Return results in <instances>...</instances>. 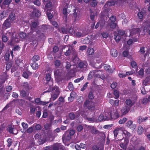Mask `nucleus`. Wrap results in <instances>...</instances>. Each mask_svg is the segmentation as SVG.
Wrapping results in <instances>:
<instances>
[{
  "label": "nucleus",
  "instance_id": "f3484780",
  "mask_svg": "<svg viewBox=\"0 0 150 150\" xmlns=\"http://www.w3.org/2000/svg\"><path fill=\"white\" fill-rule=\"evenodd\" d=\"M123 127H120L118 128H117L115 129L113 131V133L114 134V136L115 138H116L117 136L118 133L120 130H121L122 131L123 130Z\"/></svg>",
  "mask_w": 150,
  "mask_h": 150
},
{
  "label": "nucleus",
  "instance_id": "bb28decb",
  "mask_svg": "<svg viewBox=\"0 0 150 150\" xmlns=\"http://www.w3.org/2000/svg\"><path fill=\"white\" fill-rule=\"evenodd\" d=\"M147 119V118L146 117H143L142 118L141 117H139L137 120V122L139 123L140 124L142 122H143L144 121H145V120Z\"/></svg>",
  "mask_w": 150,
  "mask_h": 150
},
{
  "label": "nucleus",
  "instance_id": "a211bd4d",
  "mask_svg": "<svg viewBox=\"0 0 150 150\" xmlns=\"http://www.w3.org/2000/svg\"><path fill=\"white\" fill-rule=\"evenodd\" d=\"M87 34L83 33L82 31H80L76 33L75 36L78 38L83 37L86 35Z\"/></svg>",
  "mask_w": 150,
  "mask_h": 150
},
{
  "label": "nucleus",
  "instance_id": "9d476101",
  "mask_svg": "<svg viewBox=\"0 0 150 150\" xmlns=\"http://www.w3.org/2000/svg\"><path fill=\"white\" fill-rule=\"evenodd\" d=\"M12 23V21H10L8 19L6 20L3 24V28L5 29L10 27L11 26V23Z\"/></svg>",
  "mask_w": 150,
  "mask_h": 150
},
{
  "label": "nucleus",
  "instance_id": "6ab92c4d",
  "mask_svg": "<svg viewBox=\"0 0 150 150\" xmlns=\"http://www.w3.org/2000/svg\"><path fill=\"white\" fill-rule=\"evenodd\" d=\"M129 110V108L126 106H125L122 109L121 111L123 114L125 115L127 113Z\"/></svg>",
  "mask_w": 150,
  "mask_h": 150
},
{
  "label": "nucleus",
  "instance_id": "7c9ffc66",
  "mask_svg": "<svg viewBox=\"0 0 150 150\" xmlns=\"http://www.w3.org/2000/svg\"><path fill=\"white\" fill-rule=\"evenodd\" d=\"M31 67L33 69L36 70L38 67V65L36 63L33 62L31 64Z\"/></svg>",
  "mask_w": 150,
  "mask_h": 150
},
{
  "label": "nucleus",
  "instance_id": "6e6552de",
  "mask_svg": "<svg viewBox=\"0 0 150 150\" xmlns=\"http://www.w3.org/2000/svg\"><path fill=\"white\" fill-rule=\"evenodd\" d=\"M7 34L8 35H10L12 38L11 40V44L15 43V42H17L18 41L17 37H14V34L11 32V31H8L7 33Z\"/></svg>",
  "mask_w": 150,
  "mask_h": 150
},
{
  "label": "nucleus",
  "instance_id": "69168bd1",
  "mask_svg": "<svg viewBox=\"0 0 150 150\" xmlns=\"http://www.w3.org/2000/svg\"><path fill=\"white\" fill-rule=\"evenodd\" d=\"M144 49L145 48L144 47H141L139 51V52L142 54H144L145 52Z\"/></svg>",
  "mask_w": 150,
  "mask_h": 150
},
{
  "label": "nucleus",
  "instance_id": "3c124183",
  "mask_svg": "<svg viewBox=\"0 0 150 150\" xmlns=\"http://www.w3.org/2000/svg\"><path fill=\"white\" fill-rule=\"evenodd\" d=\"M45 8L46 9L50 8L52 6V3L50 1L48 2L45 5Z\"/></svg>",
  "mask_w": 150,
  "mask_h": 150
},
{
  "label": "nucleus",
  "instance_id": "79ce46f5",
  "mask_svg": "<svg viewBox=\"0 0 150 150\" xmlns=\"http://www.w3.org/2000/svg\"><path fill=\"white\" fill-rule=\"evenodd\" d=\"M62 13L64 16L66 17H67V16L68 12L67 8L66 7L64 8L63 9Z\"/></svg>",
  "mask_w": 150,
  "mask_h": 150
},
{
  "label": "nucleus",
  "instance_id": "0e129e2a",
  "mask_svg": "<svg viewBox=\"0 0 150 150\" xmlns=\"http://www.w3.org/2000/svg\"><path fill=\"white\" fill-rule=\"evenodd\" d=\"M87 48V46L86 45L81 46L79 47V50H80L83 51L85 50Z\"/></svg>",
  "mask_w": 150,
  "mask_h": 150
},
{
  "label": "nucleus",
  "instance_id": "f8f14e48",
  "mask_svg": "<svg viewBox=\"0 0 150 150\" xmlns=\"http://www.w3.org/2000/svg\"><path fill=\"white\" fill-rule=\"evenodd\" d=\"M98 72V71L97 70L91 71L88 76V80H90L91 79L93 76H98V74L96 73Z\"/></svg>",
  "mask_w": 150,
  "mask_h": 150
},
{
  "label": "nucleus",
  "instance_id": "b1692460",
  "mask_svg": "<svg viewBox=\"0 0 150 150\" xmlns=\"http://www.w3.org/2000/svg\"><path fill=\"white\" fill-rule=\"evenodd\" d=\"M51 71H47V74L46 76V80L47 81H50L51 79Z\"/></svg>",
  "mask_w": 150,
  "mask_h": 150
},
{
  "label": "nucleus",
  "instance_id": "ea45409f",
  "mask_svg": "<svg viewBox=\"0 0 150 150\" xmlns=\"http://www.w3.org/2000/svg\"><path fill=\"white\" fill-rule=\"evenodd\" d=\"M87 52L89 54L92 55L94 53V50L93 48H88Z\"/></svg>",
  "mask_w": 150,
  "mask_h": 150
},
{
  "label": "nucleus",
  "instance_id": "864d4df0",
  "mask_svg": "<svg viewBox=\"0 0 150 150\" xmlns=\"http://www.w3.org/2000/svg\"><path fill=\"white\" fill-rule=\"evenodd\" d=\"M99 23H100V28H102L105 25V22L104 21H100L98 22Z\"/></svg>",
  "mask_w": 150,
  "mask_h": 150
},
{
  "label": "nucleus",
  "instance_id": "5fc2aeb1",
  "mask_svg": "<svg viewBox=\"0 0 150 150\" xmlns=\"http://www.w3.org/2000/svg\"><path fill=\"white\" fill-rule=\"evenodd\" d=\"M117 26V24L115 23H111L110 25V27L111 28H115Z\"/></svg>",
  "mask_w": 150,
  "mask_h": 150
},
{
  "label": "nucleus",
  "instance_id": "603ef678",
  "mask_svg": "<svg viewBox=\"0 0 150 150\" xmlns=\"http://www.w3.org/2000/svg\"><path fill=\"white\" fill-rule=\"evenodd\" d=\"M37 23L35 22H33L31 24V29L33 28H37L38 26Z\"/></svg>",
  "mask_w": 150,
  "mask_h": 150
},
{
  "label": "nucleus",
  "instance_id": "8fccbe9b",
  "mask_svg": "<svg viewBox=\"0 0 150 150\" xmlns=\"http://www.w3.org/2000/svg\"><path fill=\"white\" fill-rule=\"evenodd\" d=\"M22 85L25 89H28L29 88L28 84L27 82H25L23 83L22 84Z\"/></svg>",
  "mask_w": 150,
  "mask_h": 150
},
{
  "label": "nucleus",
  "instance_id": "412c9836",
  "mask_svg": "<svg viewBox=\"0 0 150 150\" xmlns=\"http://www.w3.org/2000/svg\"><path fill=\"white\" fill-rule=\"evenodd\" d=\"M78 65L80 68L85 69L87 67V64L86 62H81L79 63Z\"/></svg>",
  "mask_w": 150,
  "mask_h": 150
},
{
  "label": "nucleus",
  "instance_id": "a18cd8bd",
  "mask_svg": "<svg viewBox=\"0 0 150 150\" xmlns=\"http://www.w3.org/2000/svg\"><path fill=\"white\" fill-rule=\"evenodd\" d=\"M20 95L21 96L23 97L26 96V93L25 91L24 90H22L20 91Z\"/></svg>",
  "mask_w": 150,
  "mask_h": 150
},
{
  "label": "nucleus",
  "instance_id": "1a4fd4ad",
  "mask_svg": "<svg viewBox=\"0 0 150 150\" xmlns=\"http://www.w3.org/2000/svg\"><path fill=\"white\" fill-rule=\"evenodd\" d=\"M143 26L144 27L143 31L144 32H146L150 28V21L147 20L144 23H143Z\"/></svg>",
  "mask_w": 150,
  "mask_h": 150
},
{
  "label": "nucleus",
  "instance_id": "774afa93",
  "mask_svg": "<svg viewBox=\"0 0 150 150\" xmlns=\"http://www.w3.org/2000/svg\"><path fill=\"white\" fill-rule=\"evenodd\" d=\"M83 129V127L81 125H79L77 127V129L79 132H81Z\"/></svg>",
  "mask_w": 150,
  "mask_h": 150
},
{
  "label": "nucleus",
  "instance_id": "338daca9",
  "mask_svg": "<svg viewBox=\"0 0 150 150\" xmlns=\"http://www.w3.org/2000/svg\"><path fill=\"white\" fill-rule=\"evenodd\" d=\"M12 0H5L3 4L5 5H8L11 2Z\"/></svg>",
  "mask_w": 150,
  "mask_h": 150
},
{
  "label": "nucleus",
  "instance_id": "6e6d98bb",
  "mask_svg": "<svg viewBox=\"0 0 150 150\" xmlns=\"http://www.w3.org/2000/svg\"><path fill=\"white\" fill-rule=\"evenodd\" d=\"M88 97L89 99L91 100L93 99L94 98V96L93 94V93L91 92H90L89 93L88 95Z\"/></svg>",
  "mask_w": 150,
  "mask_h": 150
},
{
  "label": "nucleus",
  "instance_id": "37998d69",
  "mask_svg": "<svg viewBox=\"0 0 150 150\" xmlns=\"http://www.w3.org/2000/svg\"><path fill=\"white\" fill-rule=\"evenodd\" d=\"M98 62L97 63H95V64H93L92 63V62H90V64L93 67H96V68H100L101 67L99 66H98Z\"/></svg>",
  "mask_w": 150,
  "mask_h": 150
},
{
  "label": "nucleus",
  "instance_id": "4468645a",
  "mask_svg": "<svg viewBox=\"0 0 150 150\" xmlns=\"http://www.w3.org/2000/svg\"><path fill=\"white\" fill-rule=\"evenodd\" d=\"M32 15L33 16L38 17L40 15L41 13L38 9L34 8L32 12Z\"/></svg>",
  "mask_w": 150,
  "mask_h": 150
},
{
  "label": "nucleus",
  "instance_id": "f257e3e1",
  "mask_svg": "<svg viewBox=\"0 0 150 150\" xmlns=\"http://www.w3.org/2000/svg\"><path fill=\"white\" fill-rule=\"evenodd\" d=\"M140 29L134 28L131 30L127 31L125 33V32L123 30H119L118 33L119 35L121 36L125 35L126 36H129L130 35L132 36L134 34H138L140 32Z\"/></svg>",
  "mask_w": 150,
  "mask_h": 150
},
{
  "label": "nucleus",
  "instance_id": "423d86ee",
  "mask_svg": "<svg viewBox=\"0 0 150 150\" xmlns=\"http://www.w3.org/2000/svg\"><path fill=\"white\" fill-rule=\"evenodd\" d=\"M71 137L67 132H65L62 137V141L65 145L68 146L71 143Z\"/></svg>",
  "mask_w": 150,
  "mask_h": 150
},
{
  "label": "nucleus",
  "instance_id": "dca6fc26",
  "mask_svg": "<svg viewBox=\"0 0 150 150\" xmlns=\"http://www.w3.org/2000/svg\"><path fill=\"white\" fill-rule=\"evenodd\" d=\"M122 132L123 134H124L125 136V138L129 139V138L131 136V134L129 132L125 130L123 127Z\"/></svg>",
  "mask_w": 150,
  "mask_h": 150
},
{
  "label": "nucleus",
  "instance_id": "13d9d810",
  "mask_svg": "<svg viewBox=\"0 0 150 150\" xmlns=\"http://www.w3.org/2000/svg\"><path fill=\"white\" fill-rule=\"evenodd\" d=\"M104 68L105 70H109V69H110V66L108 64H105L104 65Z\"/></svg>",
  "mask_w": 150,
  "mask_h": 150
},
{
  "label": "nucleus",
  "instance_id": "7ed1b4c3",
  "mask_svg": "<svg viewBox=\"0 0 150 150\" xmlns=\"http://www.w3.org/2000/svg\"><path fill=\"white\" fill-rule=\"evenodd\" d=\"M84 106L92 111H94L96 109L95 103L91 100L90 101L89 100H86L84 103Z\"/></svg>",
  "mask_w": 150,
  "mask_h": 150
},
{
  "label": "nucleus",
  "instance_id": "72a5a7b5",
  "mask_svg": "<svg viewBox=\"0 0 150 150\" xmlns=\"http://www.w3.org/2000/svg\"><path fill=\"white\" fill-rule=\"evenodd\" d=\"M126 104L129 106H132L133 105V103L132 102V100L130 99H128L126 101Z\"/></svg>",
  "mask_w": 150,
  "mask_h": 150
},
{
  "label": "nucleus",
  "instance_id": "de8ad7c7",
  "mask_svg": "<svg viewBox=\"0 0 150 150\" xmlns=\"http://www.w3.org/2000/svg\"><path fill=\"white\" fill-rule=\"evenodd\" d=\"M114 94L115 96L116 99L118 98L119 96L118 92L117 91L114 90Z\"/></svg>",
  "mask_w": 150,
  "mask_h": 150
},
{
  "label": "nucleus",
  "instance_id": "5701e85b",
  "mask_svg": "<svg viewBox=\"0 0 150 150\" xmlns=\"http://www.w3.org/2000/svg\"><path fill=\"white\" fill-rule=\"evenodd\" d=\"M111 54L112 56L114 57H116L117 55V52L116 50L112 49L111 50Z\"/></svg>",
  "mask_w": 150,
  "mask_h": 150
},
{
  "label": "nucleus",
  "instance_id": "c756f323",
  "mask_svg": "<svg viewBox=\"0 0 150 150\" xmlns=\"http://www.w3.org/2000/svg\"><path fill=\"white\" fill-rule=\"evenodd\" d=\"M144 131L143 128L141 126H139L138 127L137 132L139 135L142 134Z\"/></svg>",
  "mask_w": 150,
  "mask_h": 150
},
{
  "label": "nucleus",
  "instance_id": "09e8293b",
  "mask_svg": "<svg viewBox=\"0 0 150 150\" xmlns=\"http://www.w3.org/2000/svg\"><path fill=\"white\" fill-rule=\"evenodd\" d=\"M143 13L142 12H140L138 13L137 15L139 18L142 19L143 17Z\"/></svg>",
  "mask_w": 150,
  "mask_h": 150
},
{
  "label": "nucleus",
  "instance_id": "f03ea898",
  "mask_svg": "<svg viewBox=\"0 0 150 150\" xmlns=\"http://www.w3.org/2000/svg\"><path fill=\"white\" fill-rule=\"evenodd\" d=\"M105 120H108L112 119H115L119 117L118 113L115 111L114 108L111 109V111L108 113L106 112L105 114Z\"/></svg>",
  "mask_w": 150,
  "mask_h": 150
},
{
  "label": "nucleus",
  "instance_id": "4d7b16f0",
  "mask_svg": "<svg viewBox=\"0 0 150 150\" xmlns=\"http://www.w3.org/2000/svg\"><path fill=\"white\" fill-rule=\"evenodd\" d=\"M84 79V77L83 76H82L80 78H78L76 79H75L74 81V82L75 83H78L80 81L83 80Z\"/></svg>",
  "mask_w": 150,
  "mask_h": 150
},
{
  "label": "nucleus",
  "instance_id": "ddd939ff",
  "mask_svg": "<svg viewBox=\"0 0 150 150\" xmlns=\"http://www.w3.org/2000/svg\"><path fill=\"white\" fill-rule=\"evenodd\" d=\"M126 126L130 129H134L136 127L135 124H133V122L132 120H129L126 123Z\"/></svg>",
  "mask_w": 150,
  "mask_h": 150
},
{
  "label": "nucleus",
  "instance_id": "58836bf2",
  "mask_svg": "<svg viewBox=\"0 0 150 150\" xmlns=\"http://www.w3.org/2000/svg\"><path fill=\"white\" fill-rule=\"evenodd\" d=\"M12 63L11 62H9L6 65V71H9L12 67Z\"/></svg>",
  "mask_w": 150,
  "mask_h": 150
},
{
  "label": "nucleus",
  "instance_id": "4c0bfd02",
  "mask_svg": "<svg viewBox=\"0 0 150 150\" xmlns=\"http://www.w3.org/2000/svg\"><path fill=\"white\" fill-rule=\"evenodd\" d=\"M40 57L38 55H35L32 58L33 61L35 62H36L40 59Z\"/></svg>",
  "mask_w": 150,
  "mask_h": 150
},
{
  "label": "nucleus",
  "instance_id": "9b49d317",
  "mask_svg": "<svg viewBox=\"0 0 150 150\" xmlns=\"http://www.w3.org/2000/svg\"><path fill=\"white\" fill-rule=\"evenodd\" d=\"M98 72V71L97 70L91 71L88 76V80H90L91 79L93 76H98V74L96 73Z\"/></svg>",
  "mask_w": 150,
  "mask_h": 150
},
{
  "label": "nucleus",
  "instance_id": "e2e57ef3",
  "mask_svg": "<svg viewBox=\"0 0 150 150\" xmlns=\"http://www.w3.org/2000/svg\"><path fill=\"white\" fill-rule=\"evenodd\" d=\"M112 4L111 3L110 1H108L107 3H106L104 7L105 8H107L108 6H112Z\"/></svg>",
  "mask_w": 150,
  "mask_h": 150
},
{
  "label": "nucleus",
  "instance_id": "e433bc0d",
  "mask_svg": "<svg viewBox=\"0 0 150 150\" xmlns=\"http://www.w3.org/2000/svg\"><path fill=\"white\" fill-rule=\"evenodd\" d=\"M127 120V118L126 117H124L121 119H120L119 121V123L120 124H122L125 123Z\"/></svg>",
  "mask_w": 150,
  "mask_h": 150
},
{
  "label": "nucleus",
  "instance_id": "4be33fe9",
  "mask_svg": "<svg viewBox=\"0 0 150 150\" xmlns=\"http://www.w3.org/2000/svg\"><path fill=\"white\" fill-rule=\"evenodd\" d=\"M54 63L55 66L56 67H59L62 64L60 60L57 59H55Z\"/></svg>",
  "mask_w": 150,
  "mask_h": 150
},
{
  "label": "nucleus",
  "instance_id": "680f3d73",
  "mask_svg": "<svg viewBox=\"0 0 150 150\" xmlns=\"http://www.w3.org/2000/svg\"><path fill=\"white\" fill-rule=\"evenodd\" d=\"M35 128L36 130H40L41 129V126L39 124L36 125L35 126Z\"/></svg>",
  "mask_w": 150,
  "mask_h": 150
},
{
  "label": "nucleus",
  "instance_id": "bf43d9fd",
  "mask_svg": "<svg viewBox=\"0 0 150 150\" xmlns=\"http://www.w3.org/2000/svg\"><path fill=\"white\" fill-rule=\"evenodd\" d=\"M69 116L70 118L72 120H74L75 117V115L73 113H70L69 115Z\"/></svg>",
  "mask_w": 150,
  "mask_h": 150
},
{
  "label": "nucleus",
  "instance_id": "20e7f679",
  "mask_svg": "<svg viewBox=\"0 0 150 150\" xmlns=\"http://www.w3.org/2000/svg\"><path fill=\"white\" fill-rule=\"evenodd\" d=\"M73 18L74 21L75 22H78L81 18V12L79 9H75L73 11Z\"/></svg>",
  "mask_w": 150,
  "mask_h": 150
},
{
  "label": "nucleus",
  "instance_id": "c85d7f7f",
  "mask_svg": "<svg viewBox=\"0 0 150 150\" xmlns=\"http://www.w3.org/2000/svg\"><path fill=\"white\" fill-rule=\"evenodd\" d=\"M62 146L60 144H56L53 147V150H58L59 148H62Z\"/></svg>",
  "mask_w": 150,
  "mask_h": 150
},
{
  "label": "nucleus",
  "instance_id": "2eb2a0df",
  "mask_svg": "<svg viewBox=\"0 0 150 150\" xmlns=\"http://www.w3.org/2000/svg\"><path fill=\"white\" fill-rule=\"evenodd\" d=\"M76 94L75 92H72L70 94V97L68 98L69 101L70 102L73 101L75 97H76Z\"/></svg>",
  "mask_w": 150,
  "mask_h": 150
},
{
  "label": "nucleus",
  "instance_id": "39448f33",
  "mask_svg": "<svg viewBox=\"0 0 150 150\" xmlns=\"http://www.w3.org/2000/svg\"><path fill=\"white\" fill-rule=\"evenodd\" d=\"M123 138L118 139L117 141L120 143V146L121 148L126 150L129 143V139L127 138Z\"/></svg>",
  "mask_w": 150,
  "mask_h": 150
},
{
  "label": "nucleus",
  "instance_id": "49530a36",
  "mask_svg": "<svg viewBox=\"0 0 150 150\" xmlns=\"http://www.w3.org/2000/svg\"><path fill=\"white\" fill-rule=\"evenodd\" d=\"M88 82H86L83 85V87L81 88V91H83L84 90L86 89L88 86Z\"/></svg>",
  "mask_w": 150,
  "mask_h": 150
},
{
  "label": "nucleus",
  "instance_id": "c03bdc74",
  "mask_svg": "<svg viewBox=\"0 0 150 150\" xmlns=\"http://www.w3.org/2000/svg\"><path fill=\"white\" fill-rule=\"evenodd\" d=\"M59 31L60 32L65 34H67L68 33V30L64 28H62L61 30H59Z\"/></svg>",
  "mask_w": 150,
  "mask_h": 150
},
{
  "label": "nucleus",
  "instance_id": "aec40b11",
  "mask_svg": "<svg viewBox=\"0 0 150 150\" xmlns=\"http://www.w3.org/2000/svg\"><path fill=\"white\" fill-rule=\"evenodd\" d=\"M16 19V18L15 14L12 12H11V13L9 15V18L8 19L13 22V21Z\"/></svg>",
  "mask_w": 150,
  "mask_h": 150
},
{
  "label": "nucleus",
  "instance_id": "a19ab883",
  "mask_svg": "<svg viewBox=\"0 0 150 150\" xmlns=\"http://www.w3.org/2000/svg\"><path fill=\"white\" fill-rule=\"evenodd\" d=\"M105 117H104L103 115L101 114L99 116L98 119L99 121H102L103 120H105Z\"/></svg>",
  "mask_w": 150,
  "mask_h": 150
},
{
  "label": "nucleus",
  "instance_id": "cd10ccee",
  "mask_svg": "<svg viewBox=\"0 0 150 150\" xmlns=\"http://www.w3.org/2000/svg\"><path fill=\"white\" fill-rule=\"evenodd\" d=\"M100 0H93L91 2V5L92 6L94 7L96 6L98 2Z\"/></svg>",
  "mask_w": 150,
  "mask_h": 150
},
{
  "label": "nucleus",
  "instance_id": "c9c22d12",
  "mask_svg": "<svg viewBox=\"0 0 150 150\" xmlns=\"http://www.w3.org/2000/svg\"><path fill=\"white\" fill-rule=\"evenodd\" d=\"M16 129L13 128L12 127H8V131L9 132L13 134H16L17 133V132L16 133H14V132L15 131H16Z\"/></svg>",
  "mask_w": 150,
  "mask_h": 150
},
{
  "label": "nucleus",
  "instance_id": "f704fd0d",
  "mask_svg": "<svg viewBox=\"0 0 150 150\" xmlns=\"http://www.w3.org/2000/svg\"><path fill=\"white\" fill-rule=\"evenodd\" d=\"M73 50L72 48L71 47H69V48L68 50L65 52V54L67 56L69 55H70L71 51Z\"/></svg>",
  "mask_w": 150,
  "mask_h": 150
},
{
  "label": "nucleus",
  "instance_id": "2f4dec72",
  "mask_svg": "<svg viewBox=\"0 0 150 150\" xmlns=\"http://www.w3.org/2000/svg\"><path fill=\"white\" fill-rule=\"evenodd\" d=\"M18 35L21 39H24L26 36V34L23 32H20Z\"/></svg>",
  "mask_w": 150,
  "mask_h": 150
},
{
  "label": "nucleus",
  "instance_id": "393cba45",
  "mask_svg": "<svg viewBox=\"0 0 150 150\" xmlns=\"http://www.w3.org/2000/svg\"><path fill=\"white\" fill-rule=\"evenodd\" d=\"M150 78L147 77L146 79L143 81L142 84L146 86L150 83Z\"/></svg>",
  "mask_w": 150,
  "mask_h": 150
},
{
  "label": "nucleus",
  "instance_id": "473e14b6",
  "mask_svg": "<svg viewBox=\"0 0 150 150\" xmlns=\"http://www.w3.org/2000/svg\"><path fill=\"white\" fill-rule=\"evenodd\" d=\"M68 88L70 91H72L74 89L73 85L71 82H70L68 84Z\"/></svg>",
  "mask_w": 150,
  "mask_h": 150
},
{
  "label": "nucleus",
  "instance_id": "0eeeda50",
  "mask_svg": "<svg viewBox=\"0 0 150 150\" xmlns=\"http://www.w3.org/2000/svg\"><path fill=\"white\" fill-rule=\"evenodd\" d=\"M60 91L58 88H57L55 90V92L53 93L51 95L50 100L54 101L58 97L59 95Z\"/></svg>",
  "mask_w": 150,
  "mask_h": 150
},
{
  "label": "nucleus",
  "instance_id": "052dcab7",
  "mask_svg": "<svg viewBox=\"0 0 150 150\" xmlns=\"http://www.w3.org/2000/svg\"><path fill=\"white\" fill-rule=\"evenodd\" d=\"M131 65L132 67L134 68H136L137 67V65L136 62L134 61H132L131 62Z\"/></svg>",
  "mask_w": 150,
  "mask_h": 150
},
{
  "label": "nucleus",
  "instance_id": "a878e982",
  "mask_svg": "<svg viewBox=\"0 0 150 150\" xmlns=\"http://www.w3.org/2000/svg\"><path fill=\"white\" fill-rule=\"evenodd\" d=\"M91 131L92 134H98L99 133L98 130H97L95 128L92 127L90 129Z\"/></svg>",
  "mask_w": 150,
  "mask_h": 150
}]
</instances>
